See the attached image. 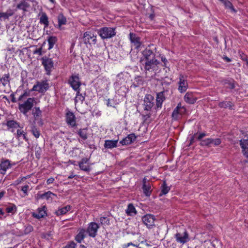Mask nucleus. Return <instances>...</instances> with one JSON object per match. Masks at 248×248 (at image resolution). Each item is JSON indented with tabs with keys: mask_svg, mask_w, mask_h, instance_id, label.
Returning a JSON list of instances; mask_svg holds the SVG:
<instances>
[{
	"mask_svg": "<svg viewBox=\"0 0 248 248\" xmlns=\"http://www.w3.org/2000/svg\"><path fill=\"white\" fill-rule=\"evenodd\" d=\"M49 86L47 80H43L41 81H37L36 84L34 85L32 89L28 92L25 91V93L21 95L19 97V101H21L24 98H26L30 95V92L32 91L38 92L39 93H45L48 89Z\"/></svg>",
	"mask_w": 248,
	"mask_h": 248,
	"instance_id": "nucleus-1",
	"label": "nucleus"
},
{
	"mask_svg": "<svg viewBox=\"0 0 248 248\" xmlns=\"http://www.w3.org/2000/svg\"><path fill=\"white\" fill-rule=\"evenodd\" d=\"M140 64L144 67L145 71L152 72L157 70L158 65L160 64V62L156 58H154L146 61L144 62H140Z\"/></svg>",
	"mask_w": 248,
	"mask_h": 248,
	"instance_id": "nucleus-2",
	"label": "nucleus"
},
{
	"mask_svg": "<svg viewBox=\"0 0 248 248\" xmlns=\"http://www.w3.org/2000/svg\"><path fill=\"white\" fill-rule=\"evenodd\" d=\"M98 33L103 39L111 38L116 33L115 29L110 27L101 28L98 30Z\"/></svg>",
	"mask_w": 248,
	"mask_h": 248,
	"instance_id": "nucleus-3",
	"label": "nucleus"
},
{
	"mask_svg": "<svg viewBox=\"0 0 248 248\" xmlns=\"http://www.w3.org/2000/svg\"><path fill=\"white\" fill-rule=\"evenodd\" d=\"M31 4L33 6L37 4V2L35 0H21L16 5V8L27 12L31 9Z\"/></svg>",
	"mask_w": 248,
	"mask_h": 248,
	"instance_id": "nucleus-4",
	"label": "nucleus"
},
{
	"mask_svg": "<svg viewBox=\"0 0 248 248\" xmlns=\"http://www.w3.org/2000/svg\"><path fill=\"white\" fill-rule=\"evenodd\" d=\"M172 92H170L166 90L156 93V106L157 108L162 107V103L165 99L168 98L171 94Z\"/></svg>",
	"mask_w": 248,
	"mask_h": 248,
	"instance_id": "nucleus-5",
	"label": "nucleus"
},
{
	"mask_svg": "<svg viewBox=\"0 0 248 248\" xmlns=\"http://www.w3.org/2000/svg\"><path fill=\"white\" fill-rule=\"evenodd\" d=\"M41 61L42 65L44 66L46 74L49 75L52 69L54 67V62L51 58H50L46 56L41 58Z\"/></svg>",
	"mask_w": 248,
	"mask_h": 248,
	"instance_id": "nucleus-6",
	"label": "nucleus"
},
{
	"mask_svg": "<svg viewBox=\"0 0 248 248\" xmlns=\"http://www.w3.org/2000/svg\"><path fill=\"white\" fill-rule=\"evenodd\" d=\"M155 58V53L148 47L142 52V56L140 59V63Z\"/></svg>",
	"mask_w": 248,
	"mask_h": 248,
	"instance_id": "nucleus-7",
	"label": "nucleus"
},
{
	"mask_svg": "<svg viewBox=\"0 0 248 248\" xmlns=\"http://www.w3.org/2000/svg\"><path fill=\"white\" fill-rule=\"evenodd\" d=\"M175 238L177 242L184 245L189 241V234L186 230L183 232H177L175 234Z\"/></svg>",
	"mask_w": 248,
	"mask_h": 248,
	"instance_id": "nucleus-8",
	"label": "nucleus"
},
{
	"mask_svg": "<svg viewBox=\"0 0 248 248\" xmlns=\"http://www.w3.org/2000/svg\"><path fill=\"white\" fill-rule=\"evenodd\" d=\"M129 39L135 49H139L140 48L142 42L140 38L137 34L130 32L129 34Z\"/></svg>",
	"mask_w": 248,
	"mask_h": 248,
	"instance_id": "nucleus-9",
	"label": "nucleus"
},
{
	"mask_svg": "<svg viewBox=\"0 0 248 248\" xmlns=\"http://www.w3.org/2000/svg\"><path fill=\"white\" fill-rule=\"evenodd\" d=\"M68 83L75 91H77L81 85V82L78 75H72L69 78Z\"/></svg>",
	"mask_w": 248,
	"mask_h": 248,
	"instance_id": "nucleus-10",
	"label": "nucleus"
},
{
	"mask_svg": "<svg viewBox=\"0 0 248 248\" xmlns=\"http://www.w3.org/2000/svg\"><path fill=\"white\" fill-rule=\"evenodd\" d=\"M178 90L181 93L185 92L188 88V83L186 77L183 75H180L179 77V81L178 82Z\"/></svg>",
	"mask_w": 248,
	"mask_h": 248,
	"instance_id": "nucleus-11",
	"label": "nucleus"
},
{
	"mask_svg": "<svg viewBox=\"0 0 248 248\" xmlns=\"http://www.w3.org/2000/svg\"><path fill=\"white\" fill-rule=\"evenodd\" d=\"M155 217L153 215L147 214L144 216L142 217L143 223L149 229L152 228L155 226Z\"/></svg>",
	"mask_w": 248,
	"mask_h": 248,
	"instance_id": "nucleus-12",
	"label": "nucleus"
},
{
	"mask_svg": "<svg viewBox=\"0 0 248 248\" xmlns=\"http://www.w3.org/2000/svg\"><path fill=\"white\" fill-rule=\"evenodd\" d=\"M99 228L98 225L95 222H91L89 224L86 232L92 237H95Z\"/></svg>",
	"mask_w": 248,
	"mask_h": 248,
	"instance_id": "nucleus-13",
	"label": "nucleus"
},
{
	"mask_svg": "<svg viewBox=\"0 0 248 248\" xmlns=\"http://www.w3.org/2000/svg\"><path fill=\"white\" fill-rule=\"evenodd\" d=\"M83 40L86 44H91V43L95 44L96 43V36H94V34L90 31H86L84 33Z\"/></svg>",
	"mask_w": 248,
	"mask_h": 248,
	"instance_id": "nucleus-14",
	"label": "nucleus"
},
{
	"mask_svg": "<svg viewBox=\"0 0 248 248\" xmlns=\"http://www.w3.org/2000/svg\"><path fill=\"white\" fill-rule=\"evenodd\" d=\"M65 119L67 124L71 127L76 125V118L74 113L68 111L65 114Z\"/></svg>",
	"mask_w": 248,
	"mask_h": 248,
	"instance_id": "nucleus-15",
	"label": "nucleus"
},
{
	"mask_svg": "<svg viewBox=\"0 0 248 248\" xmlns=\"http://www.w3.org/2000/svg\"><path fill=\"white\" fill-rule=\"evenodd\" d=\"M144 105L145 108H152L155 106V99L152 95L147 94L144 99Z\"/></svg>",
	"mask_w": 248,
	"mask_h": 248,
	"instance_id": "nucleus-16",
	"label": "nucleus"
},
{
	"mask_svg": "<svg viewBox=\"0 0 248 248\" xmlns=\"http://www.w3.org/2000/svg\"><path fill=\"white\" fill-rule=\"evenodd\" d=\"M239 144L242 148V152L245 157L248 158V139H241Z\"/></svg>",
	"mask_w": 248,
	"mask_h": 248,
	"instance_id": "nucleus-17",
	"label": "nucleus"
},
{
	"mask_svg": "<svg viewBox=\"0 0 248 248\" xmlns=\"http://www.w3.org/2000/svg\"><path fill=\"white\" fill-rule=\"evenodd\" d=\"M80 170L89 172L91 170V167L89 163V159L87 157L83 158L78 163Z\"/></svg>",
	"mask_w": 248,
	"mask_h": 248,
	"instance_id": "nucleus-18",
	"label": "nucleus"
},
{
	"mask_svg": "<svg viewBox=\"0 0 248 248\" xmlns=\"http://www.w3.org/2000/svg\"><path fill=\"white\" fill-rule=\"evenodd\" d=\"M136 139L134 134H130L120 141L123 145H126L133 142Z\"/></svg>",
	"mask_w": 248,
	"mask_h": 248,
	"instance_id": "nucleus-19",
	"label": "nucleus"
},
{
	"mask_svg": "<svg viewBox=\"0 0 248 248\" xmlns=\"http://www.w3.org/2000/svg\"><path fill=\"white\" fill-rule=\"evenodd\" d=\"M34 103H36L35 99L34 98H29L23 104H20L19 108L22 107L23 108H31Z\"/></svg>",
	"mask_w": 248,
	"mask_h": 248,
	"instance_id": "nucleus-20",
	"label": "nucleus"
},
{
	"mask_svg": "<svg viewBox=\"0 0 248 248\" xmlns=\"http://www.w3.org/2000/svg\"><path fill=\"white\" fill-rule=\"evenodd\" d=\"M11 167V165L9 160H6L2 161L0 164V172L4 174L6 171Z\"/></svg>",
	"mask_w": 248,
	"mask_h": 248,
	"instance_id": "nucleus-21",
	"label": "nucleus"
},
{
	"mask_svg": "<svg viewBox=\"0 0 248 248\" xmlns=\"http://www.w3.org/2000/svg\"><path fill=\"white\" fill-rule=\"evenodd\" d=\"M118 140H106L104 147L107 149H112L117 147Z\"/></svg>",
	"mask_w": 248,
	"mask_h": 248,
	"instance_id": "nucleus-22",
	"label": "nucleus"
},
{
	"mask_svg": "<svg viewBox=\"0 0 248 248\" xmlns=\"http://www.w3.org/2000/svg\"><path fill=\"white\" fill-rule=\"evenodd\" d=\"M39 22L41 24H43L45 27H47L49 25L48 18L47 15L45 12H42L41 16L39 18Z\"/></svg>",
	"mask_w": 248,
	"mask_h": 248,
	"instance_id": "nucleus-23",
	"label": "nucleus"
},
{
	"mask_svg": "<svg viewBox=\"0 0 248 248\" xmlns=\"http://www.w3.org/2000/svg\"><path fill=\"white\" fill-rule=\"evenodd\" d=\"M46 215V212L45 210V207L42 208H38L36 213H33L32 216L37 219L44 217Z\"/></svg>",
	"mask_w": 248,
	"mask_h": 248,
	"instance_id": "nucleus-24",
	"label": "nucleus"
},
{
	"mask_svg": "<svg viewBox=\"0 0 248 248\" xmlns=\"http://www.w3.org/2000/svg\"><path fill=\"white\" fill-rule=\"evenodd\" d=\"M86 231L85 229H82L79 230L78 234L75 237V240L78 243H81L86 236Z\"/></svg>",
	"mask_w": 248,
	"mask_h": 248,
	"instance_id": "nucleus-25",
	"label": "nucleus"
},
{
	"mask_svg": "<svg viewBox=\"0 0 248 248\" xmlns=\"http://www.w3.org/2000/svg\"><path fill=\"white\" fill-rule=\"evenodd\" d=\"M185 101L189 104H194L196 100V98L194 97L192 93H187L184 96Z\"/></svg>",
	"mask_w": 248,
	"mask_h": 248,
	"instance_id": "nucleus-26",
	"label": "nucleus"
},
{
	"mask_svg": "<svg viewBox=\"0 0 248 248\" xmlns=\"http://www.w3.org/2000/svg\"><path fill=\"white\" fill-rule=\"evenodd\" d=\"M14 13L13 10L9 9L7 10V11L5 13H0V20H2V19H8L10 16H12L14 15Z\"/></svg>",
	"mask_w": 248,
	"mask_h": 248,
	"instance_id": "nucleus-27",
	"label": "nucleus"
},
{
	"mask_svg": "<svg viewBox=\"0 0 248 248\" xmlns=\"http://www.w3.org/2000/svg\"><path fill=\"white\" fill-rule=\"evenodd\" d=\"M57 38L56 36H50L48 37L47 42L49 46L48 48V50H50L54 47V46L57 42Z\"/></svg>",
	"mask_w": 248,
	"mask_h": 248,
	"instance_id": "nucleus-28",
	"label": "nucleus"
},
{
	"mask_svg": "<svg viewBox=\"0 0 248 248\" xmlns=\"http://www.w3.org/2000/svg\"><path fill=\"white\" fill-rule=\"evenodd\" d=\"M71 209L70 205H67L64 207L59 208L57 211H56V214L57 216H61L65 214L68 211Z\"/></svg>",
	"mask_w": 248,
	"mask_h": 248,
	"instance_id": "nucleus-29",
	"label": "nucleus"
},
{
	"mask_svg": "<svg viewBox=\"0 0 248 248\" xmlns=\"http://www.w3.org/2000/svg\"><path fill=\"white\" fill-rule=\"evenodd\" d=\"M125 212L129 216H133L137 214L136 209L132 204H128Z\"/></svg>",
	"mask_w": 248,
	"mask_h": 248,
	"instance_id": "nucleus-30",
	"label": "nucleus"
},
{
	"mask_svg": "<svg viewBox=\"0 0 248 248\" xmlns=\"http://www.w3.org/2000/svg\"><path fill=\"white\" fill-rule=\"evenodd\" d=\"M182 109H174L172 113V117L174 120L181 118L183 115Z\"/></svg>",
	"mask_w": 248,
	"mask_h": 248,
	"instance_id": "nucleus-31",
	"label": "nucleus"
},
{
	"mask_svg": "<svg viewBox=\"0 0 248 248\" xmlns=\"http://www.w3.org/2000/svg\"><path fill=\"white\" fill-rule=\"evenodd\" d=\"M7 125L9 128H12V132H14V128H17L19 127V125L16 121L13 120L8 121L7 122Z\"/></svg>",
	"mask_w": 248,
	"mask_h": 248,
	"instance_id": "nucleus-32",
	"label": "nucleus"
},
{
	"mask_svg": "<svg viewBox=\"0 0 248 248\" xmlns=\"http://www.w3.org/2000/svg\"><path fill=\"white\" fill-rule=\"evenodd\" d=\"M219 0L224 4L225 7L226 8H228V9H230L232 12H236V10L234 9V7L232 5V4L229 0Z\"/></svg>",
	"mask_w": 248,
	"mask_h": 248,
	"instance_id": "nucleus-33",
	"label": "nucleus"
},
{
	"mask_svg": "<svg viewBox=\"0 0 248 248\" xmlns=\"http://www.w3.org/2000/svg\"><path fill=\"white\" fill-rule=\"evenodd\" d=\"M87 130L88 129L87 128L80 129L78 131V134L80 136L81 138H82L83 140H85L87 139Z\"/></svg>",
	"mask_w": 248,
	"mask_h": 248,
	"instance_id": "nucleus-34",
	"label": "nucleus"
},
{
	"mask_svg": "<svg viewBox=\"0 0 248 248\" xmlns=\"http://www.w3.org/2000/svg\"><path fill=\"white\" fill-rule=\"evenodd\" d=\"M26 133L24 132V131L21 130L20 129H17L16 131V136L17 138L19 140L20 139H24L26 140H27L28 139L26 138Z\"/></svg>",
	"mask_w": 248,
	"mask_h": 248,
	"instance_id": "nucleus-35",
	"label": "nucleus"
},
{
	"mask_svg": "<svg viewBox=\"0 0 248 248\" xmlns=\"http://www.w3.org/2000/svg\"><path fill=\"white\" fill-rule=\"evenodd\" d=\"M58 25L60 27L65 25L66 23V19L62 14H60L58 16Z\"/></svg>",
	"mask_w": 248,
	"mask_h": 248,
	"instance_id": "nucleus-36",
	"label": "nucleus"
},
{
	"mask_svg": "<svg viewBox=\"0 0 248 248\" xmlns=\"http://www.w3.org/2000/svg\"><path fill=\"white\" fill-rule=\"evenodd\" d=\"M170 190V188L167 186L166 182H164L161 186V191L160 195L162 196V195L166 194Z\"/></svg>",
	"mask_w": 248,
	"mask_h": 248,
	"instance_id": "nucleus-37",
	"label": "nucleus"
},
{
	"mask_svg": "<svg viewBox=\"0 0 248 248\" xmlns=\"http://www.w3.org/2000/svg\"><path fill=\"white\" fill-rule=\"evenodd\" d=\"M128 91V89L125 86H123L118 90V93L122 96H125Z\"/></svg>",
	"mask_w": 248,
	"mask_h": 248,
	"instance_id": "nucleus-38",
	"label": "nucleus"
},
{
	"mask_svg": "<svg viewBox=\"0 0 248 248\" xmlns=\"http://www.w3.org/2000/svg\"><path fill=\"white\" fill-rule=\"evenodd\" d=\"M219 106L223 108H230L232 107V103L230 101H225L219 103Z\"/></svg>",
	"mask_w": 248,
	"mask_h": 248,
	"instance_id": "nucleus-39",
	"label": "nucleus"
},
{
	"mask_svg": "<svg viewBox=\"0 0 248 248\" xmlns=\"http://www.w3.org/2000/svg\"><path fill=\"white\" fill-rule=\"evenodd\" d=\"M211 138H208L205 140H202L200 144L201 146H211Z\"/></svg>",
	"mask_w": 248,
	"mask_h": 248,
	"instance_id": "nucleus-40",
	"label": "nucleus"
},
{
	"mask_svg": "<svg viewBox=\"0 0 248 248\" xmlns=\"http://www.w3.org/2000/svg\"><path fill=\"white\" fill-rule=\"evenodd\" d=\"M142 188H143L144 193L146 196H149L150 195V193H151V190H150L151 187L150 186H147L145 184H144L143 185Z\"/></svg>",
	"mask_w": 248,
	"mask_h": 248,
	"instance_id": "nucleus-41",
	"label": "nucleus"
},
{
	"mask_svg": "<svg viewBox=\"0 0 248 248\" xmlns=\"http://www.w3.org/2000/svg\"><path fill=\"white\" fill-rule=\"evenodd\" d=\"M224 84L228 85V88L231 89H233L235 88L234 81L231 80H224Z\"/></svg>",
	"mask_w": 248,
	"mask_h": 248,
	"instance_id": "nucleus-42",
	"label": "nucleus"
},
{
	"mask_svg": "<svg viewBox=\"0 0 248 248\" xmlns=\"http://www.w3.org/2000/svg\"><path fill=\"white\" fill-rule=\"evenodd\" d=\"M52 195L56 196L55 194L49 191L41 195V197L42 198H46V199H48L51 197Z\"/></svg>",
	"mask_w": 248,
	"mask_h": 248,
	"instance_id": "nucleus-43",
	"label": "nucleus"
},
{
	"mask_svg": "<svg viewBox=\"0 0 248 248\" xmlns=\"http://www.w3.org/2000/svg\"><path fill=\"white\" fill-rule=\"evenodd\" d=\"M31 133L36 138H38L40 136L39 131L34 126H32V127Z\"/></svg>",
	"mask_w": 248,
	"mask_h": 248,
	"instance_id": "nucleus-44",
	"label": "nucleus"
},
{
	"mask_svg": "<svg viewBox=\"0 0 248 248\" xmlns=\"http://www.w3.org/2000/svg\"><path fill=\"white\" fill-rule=\"evenodd\" d=\"M33 231V227L32 226L29 225L25 227L23 234H27Z\"/></svg>",
	"mask_w": 248,
	"mask_h": 248,
	"instance_id": "nucleus-45",
	"label": "nucleus"
},
{
	"mask_svg": "<svg viewBox=\"0 0 248 248\" xmlns=\"http://www.w3.org/2000/svg\"><path fill=\"white\" fill-rule=\"evenodd\" d=\"M211 145H214L215 146H217L219 145L221 143V140L220 139L217 138L215 139L211 138Z\"/></svg>",
	"mask_w": 248,
	"mask_h": 248,
	"instance_id": "nucleus-46",
	"label": "nucleus"
},
{
	"mask_svg": "<svg viewBox=\"0 0 248 248\" xmlns=\"http://www.w3.org/2000/svg\"><path fill=\"white\" fill-rule=\"evenodd\" d=\"M16 207L15 205H13L6 207V211L8 213H13L16 212Z\"/></svg>",
	"mask_w": 248,
	"mask_h": 248,
	"instance_id": "nucleus-47",
	"label": "nucleus"
},
{
	"mask_svg": "<svg viewBox=\"0 0 248 248\" xmlns=\"http://www.w3.org/2000/svg\"><path fill=\"white\" fill-rule=\"evenodd\" d=\"M100 222L101 224L103 225H108L109 224V220L106 217H101L100 218Z\"/></svg>",
	"mask_w": 248,
	"mask_h": 248,
	"instance_id": "nucleus-48",
	"label": "nucleus"
},
{
	"mask_svg": "<svg viewBox=\"0 0 248 248\" xmlns=\"http://www.w3.org/2000/svg\"><path fill=\"white\" fill-rule=\"evenodd\" d=\"M32 113L34 118L36 119L41 114V111L40 109H32Z\"/></svg>",
	"mask_w": 248,
	"mask_h": 248,
	"instance_id": "nucleus-49",
	"label": "nucleus"
},
{
	"mask_svg": "<svg viewBox=\"0 0 248 248\" xmlns=\"http://www.w3.org/2000/svg\"><path fill=\"white\" fill-rule=\"evenodd\" d=\"M43 237L44 238L50 240L52 238V233L51 232H48L43 234Z\"/></svg>",
	"mask_w": 248,
	"mask_h": 248,
	"instance_id": "nucleus-50",
	"label": "nucleus"
},
{
	"mask_svg": "<svg viewBox=\"0 0 248 248\" xmlns=\"http://www.w3.org/2000/svg\"><path fill=\"white\" fill-rule=\"evenodd\" d=\"M144 110H145L146 112H145V113H142L141 115L143 118L144 119V120L146 121L147 120L148 118H149L150 117V115L148 112L149 109H144Z\"/></svg>",
	"mask_w": 248,
	"mask_h": 248,
	"instance_id": "nucleus-51",
	"label": "nucleus"
},
{
	"mask_svg": "<svg viewBox=\"0 0 248 248\" xmlns=\"http://www.w3.org/2000/svg\"><path fill=\"white\" fill-rule=\"evenodd\" d=\"M29 190V186L28 185H26L23 186L21 188V190L25 194V196L28 195V191Z\"/></svg>",
	"mask_w": 248,
	"mask_h": 248,
	"instance_id": "nucleus-52",
	"label": "nucleus"
},
{
	"mask_svg": "<svg viewBox=\"0 0 248 248\" xmlns=\"http://www.w3.org/2000/svg\"><path fill=\"white\" fill-rule=\"evenodd\" d=\"M76 245L74 242H71L65 246V248H75Z\"/></svg>",
	"mask_w": 248,
	"mask_h": 248,
	"instance_id": "nucleus-53",
	"label": "nucleus"
},
{
	"mask_svg": "<svg viewBox=\"0 0 248 248\" xmlns=\"http://www.w3.org/2000/svg\"><path fill=\"white\" fill-rule=\"evenodd\" d=\"M206 135H207L205 133H200L199 135H198V136L197 137V139L198 140L201 141L202 139L203 138V137H205Z\"/></svg>",
	"mask_w": 248,
	"mask_h": 248,
	"instance_id": "nucleus-54",
	"label": "nucleus"
},
{
	"mask_svg": "<svg viewBox=\"0 0 248 248\" xmlns=\"http://www.w3.org/2000/svg\"><path fill=\"white\" fill-rule=\"evenodd\" d=\"M113 101L112 100L108 99L107 104L108 107L115 108V107L113 105Z\"/></svg>",
	"mask_w": 248,
	"mask_h": 248,
	"instance_id": "nucleus-55",
	"label": "nucleus"
},
{
	"mask_svg": "<svg viewBox=\"0 0 248 248\" xmlns=\"http://www.w3.org/2000/svg\"><path fill=\"white\" fill-rule=\"evenodd\" d=\"M33 53L34 54H38L40 56L42 55V48L41 47V48L36 49L35 51H34Z\"/></svg>",
	"mask_w": 248,
	"mask_h": 248,
	"instance_id": "nucleus-56",
	"label": "nucleus"
},
{
	"mask_svg": "<svg viewBox=\"0 0 248 248\" xmlns=\"http://www.w3.org/2000/svg\"><path fill=\"white\" fill-rule=\"evenodd\" d=\"M54 180H55L54 178L53 177H50V178H48L46 181L47 184L49 185L50 184L53 183L54 181Z\"/></svg>",
	"mask_w": 248,
	"mask_h": 248,
	"instance_id": "nucleus-57",
	"label": "nucleus"
},
{
	"mask_svg": "<svg viewBox=\"0 0 248 248\" xmlns=\"http://www.w3.org/2000/svg\"><path fill=\"white\" fill-rule=\"evenodd\" d=\"M123 76H124V74H123V73H121L118 74L117 76V80L118 82H120L121 79V78H123Z\"/></svg>",
	"mask_w": 248,
	"mask_h": 248,
	"instance_id": "nucleus-58",
	"label": "nucleus"
},
{
	"mask_svg": "<svg viewBox=\"0 0 248 248\" xmlns=\"http://www.w3.org/2000/svg\"><path fill=\"white\" fill-rule=\"evenodd\" d=\"M161 61L164 63V66H166V63L168 62V61L166 59V58L164 57H163V56L161 57Z\"/></svg>",
	"mask_w": 248,
	"mask_h": 248,
	"instance_id": "nucleus-59",
	"label": "nucleus"
},
{
	"mask_svg": "<svg viewBox=\"0 0 248 248\" xmlns=\"http://www.w3.org/2000/svg\"><path fill=\"white\" fill-rule=\"evenodd\" d=\"M133 245H134L133 243H132V242H130L126 244H124L123 246V248H127V247H129L130 246H133Z\"/></svg>",
	"mask_w": 248,
	"mask_h": 248,
	"instance_id": "nucleus-60",
	"label": "nucleus"
},
{
	"mask_svg": "<svg viewBox=\"0 0 248 248\" xmlns=\"http://www.w3.org/2000/svg\"><path fill=\"white\" fill-rule=\"evenodd\" d=\"M197 135V134H195L194 135L192 136V137L191 138V139H190V143H192L194 140V139L196 138L197 139V137H196V136Z\"/></svg>",
	"mask_w": 248,
	"mask_h": 248,
	"instance_id": "nucleus-61",
	"label": "nucleus"
},
{
	"mask_svg": "<svg viewBox=\"0 0 248 248\" xmlns=\"http://www.w3.org/2000/svg\"><path fill=\"white\" fill-rule=\"evenodd\" d=\"M223 59L227 62H231V59H230L229 57L226 56H224L223 57Z\"/></svg>",
	"mask_w": 248,
	"mask_h": 248,
	"instance_id": "nucleus-62",
	"label": "nucleus"
},
{
	"mask_svg": "<svg viewBox=\"0 0 248 248\" xmlns=\"http://www.w3.org/2000/svg\"><path fill=\"white\" fill-rule=\"evenodd\" d=\"M10 96L11 97V100H12V101L13 102H15L16 101V98L15 97V95H14V94L13 93H12L11 95H10Z\"/></svg>",
	"mask_w": 248,
	"mask_h": 248,
	"instance_id": "nucleus-63",
	"label": "nucleus"
},
{
	"mask_svg": "<svg viewBox=\"0 0 248 248\" xmlns=\"http://www.w3.org/2000/svg\"><path fill=\"white\" fill-rule=\"evenodd\" d=\"M155 17V15L154 13L150 14L149 16V17L151 20H153L154 19Z\"/></svg>",
	"mask_w": 248,
	"mask_h": 248,
	"instance_id": "nucleus-64",
	"label": "nucleus"
}]
</instances>
